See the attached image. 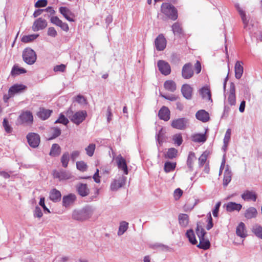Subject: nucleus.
Returning <instances> with one entry per match:
<instances>
[{"mask_svg":"<svg viewBox=\"0 0 262 262\" xmlns=\"http://www.w3.org/2000/svg\"><path fill=\"white\" fill-rule=\"evenodd\" d=\"M93 213L92 208L91 207L86 206L81 209L74 210L72 218L77 221H83L89 219Z\"/></svg>","mask_w":262,"mask_h":262,"instance_id":"nucleus-1","label":"nucleus"},{"mask_svg":"<svg viewBox=\"0 0 262 262\" xmlns=\"http://www.w3.org/2000/svg\"><path fill=\"white\" fill-rule=\"evenodd\" d=\"M161 11L169 18L175 20L178 18V12L176 8L169 3H163L161 6Z\"/></svg>","mask_w":262,"mask_h":262,"instance_id":"nucleus-2","label":"nucleus"},{"mask_svg":"<svg viewBox=\"0 0 262 262\" xmlns=\"http://www.w3.org/2000/svg\"><path fill=\"white\" fill-rule=\"evenodd\" d=\"M23 58L26 63L31 65L36 61L37 55L33 50L28 48L24 50L23 53Z\"/></svg>","mask_w":262,"mask_h":262,"instance_id":"nucleus-3","label":"nucleus"},{"mask_svg":"<svg viewBox=\"0 0 262 262\" xmlns=\"http://www.w3.org/2000/svg\"><path fill=\"white\" fill-rule=\"evenodd\" d=\"M189 123V120L186 118H181L172 121L171 126L178 129H185Z\"/></svg>","mask_w":262,"mask_h":262,"instance_id":"nucleus-4","label":"nucleus"},{"mask_svg":"<svg viewBox=\"0 0 262 262\" xmlns=\"http://www.w3.org/2000/svg\"><path fill=\"white\" fill-rule=\"evenodd\" d=\"M33 118L32 113L29 111L22 113L17 119V122L19 124L24 123L30 124L33 122Z\"/></svg>","mask_w":262,"mask_h":262,"instance_id":"nucleus-5","label":"nucleus"},{"mask_svg":"<svg viewBox=\"0 0 262 262\" xmlns=\"http://www.w3.org/2000/svg\"><path fill=\"white\" fill-rule=\"evenodd\" d=\"M87 113L85 111H80L74 113L71 117V121L76 125H79L85 119Z\"/></svg>","mask_w":262,"mask_h":262,"instance_id":"nucleus-6","label":"nucleus"},{"mask_svg":"<svg viewBox=\"0 0 262 262\" xmlns=\"http://www.w3.org/2000/svg\"><path fill=\"white\" fill-rule=\"evenodd\" d=\"M126 178L123 176H120L117 179L113 180L111 184V189L113 191H116L122 187L125 183Z\"/></svg>","mask_w":262,"mask_h":262,"instance_id":"nucleus-7","label":"nucleus"},{"mask_svg":"<svg viewBox=\"0 0 262 262\" xmlns=\"http://www.w3.org/2000/svg\"><path fill=\"white\" fill-rule=\"evenodd\" d=\"M239 14L243 23L244 29L251 32L254 25L252 20L250 21V17L246 15L245 11L241 12Z\"/></svg>","mask_w":262,"mask_h":262,"instance_id":"nucleus-8","label":"nucleus"},{"mask_svg":"<svg viewBox=\"0 0 262 262\" xmlns=\"http://www.w3.org/2000/svg\"><path fill=\"white\" fill-rule=\"evenodd\" d=\"M157 66L160 72L164 75H168L171 72V68L169 64L164 60H159Z\"/></svg>","mask_w":262,"mask_h":262,"instance_id":"nucleus-9","label":"nucleus"},{"mask_svg":"<svg viewBox=\"0 0 262 262\" xmlns=\"http://www.w3.org/2000/svg\"><path fill=\"white\" fill-rule=\"evenodd\" d=\"M28 142L33 148L37 147L40 143V137L35 133H29L27 136Z\"/></svg>","mask_w":262,"mask_h":262,"instance_id":"nucleus-10","label":"nucleus"},{"mask_svg":"<svg viewBox=\"0 0 262 262\" xmlns=\"http://www.w3.org/2000/svg\"><path fill=\"white\" fill-rule=\"evenodd\" d=\"M115 161L118 168L123 170L125 174H127L128 172L125 159L121 155H119L116 157Z\"/></svg>","mask_w":262,"mask_h":262,"instance_id":"nucleus-11","label":"nucleus"},{"mask_svg":"<svg viewBox=\"0 0 262 262\" xmlns=\"http://www.w3.org/2000/svg\"><path fill=\"white\" fill-rule=\"evenodd\" d=\"M53 177L54 178L58 179L59 181L69 180L73 178V176L69 171L63 170L59 171H54Z\"/></svg>","mask_w":262,"mask_h":262,"instance_id":"nucleus-12","label":"nucleus"},{"mask_svg":"<svg viewBox=\"0 0 262 262\" xmlns=\"http://www.w3.org/2000/svg\"><path fill=\"white\" fill-rule=\"evenodd\" d=\"M155 45L158 51H163L166 46V40L163 34L159 35L155 40Z\"/></svg>","mask_w":262,"mask_h":262,"instance_id":"nucleus-13","label":"nucleus"},{"mask_svg":"<svg viewBox=\"0 0 262 262\" xmlns=\"http://www.w3.org/2000/svg\"><path fill=\"white\" fill-rule=\"evenodd\" d=\"M193 75L192 66L190 63H188L183 67L182 76L184 79H189Z\"/></svg>","mask_w":262,"mask_h":262,"instance_id":"nucleus-14","label":"nucleus"},{"mask_svg":"<svg viewBox=\"0 0 262 262\" xmlns=\"http://www.w3.org/2000/svg\"><path fill=\"white\" fill-rule=\"evenodd\" d=\"M228 104L234 106L236 104L235 86L233 82L230 83L229 95L227 99Z\"/></svg>","mask_w":262,"mask_h":262,"instance_id":"nucleus-15","label":"nucleus"},{"mask_svg":"<svg viewBox=\"0 0 262 262\" xmlns=\"http://www.w3.org/2000/svg\"><path fill=\"white\" fill-rule=\"evenodd\" d=\"M47 26L46 20L42 18L37 19L33 23L32 30L34 31H38L45 28Z\"/></svg>","mask_w":262,"mask_h":262,"instance_id":"nucleus-16","label":"nucleus"},{"mask_svg":"<svg viewBox=\"0 0 262 262\" xmlns=\"http://www.w3.org/2000/svg\"><path fill=\"white\" fill-rule=\"evenodd\" d=\"M76 199L74 194L70 193L68 195H64L62 198V205L67 208L74 204Z\"/></svg>","mask_w":262,"mask_h":262,"instance_id":"nucleus-17","label":"nucleus"},{"mask_svg":"<svg viewBox=\"0 0 262 262\" xmlns=\"http://www.w3.org/2000/svg\"><path fill=\"white\" fill-rule=\"evenodd\" d=\"M224 207L228 212H233L235 211L238 212L241 210L242 205L241 204L230 202L224 204Z\"/></svg>","mask_w":262,"mask_h":262,"instance_id":"nucleus-18","label":"nucleus"},{"mask_svg":"<svg viewBox=\"0 0 262 262\" xmlns=\"http://www.w3.org/2000/svg\"><path fill=\"white\" fill-rule=\"evenodd\" d=\"M192 88L188 84H183L181 88V92L184 97L187 100L192 98Z\"/></svg>","mask_w":262,"mask_h":262,"instance_id":"nucleus-19","label":"nucleus"},{"mask_svg":"<svg viewBox=\"0 0 262 262\" xmlns=\"http://www.w3.org/2000/svg\"><path fill=\"white\" fill-rule=\"evenodd\" d=\"M232 176L231 170L229 169L228 165H226V168L224 172V179L223 185L224 187H226L231 182Z\"/></svg>","mask_w":262,"mask_h":262,"instance_id":"nucleus-20","label":"nucleus"},{"mask_svg":"<svg viewBox=\"0 0 262 262\" xmlns=\"http://www.w3.org/2000/svg\"><path fill=\"white\" fill-rule=\"evenodd\" d=\"M76 189L78 194L82 197L87 196L89 194L90 189L85 184H78L76 186Z\"/></svg>","mask_w":262,"mask_h":262,"instance_id":"nucleus-21","label":"nucleus"},{"mask_svg":"<svg viewBox=\"0 0 262 262\" xmlns=\"http://www.w3.org/2000/svg\"><path fill=\"white\" fill-rule=\"evenodd\" d=\"M242 198L245 201L255 202L257 199V195L254 191L246 190L242 194Z\"/></svg>","mask_w":262,"mask_h":262,"instance_id":"nucleus-22","label":"nucleus"},{"mask_svg":"<svg viewBox=\"0 0 262 262\" xmlns=\"http://www.w3.org/2000/svg\"><path fill=\"white\" fill-rule=\"evenodd\" d=\"M159 118L164 121H168L170 119V111L166 106H163L159 111Z\"/></svg>","mask_w":262,"mask_h":262,"instance_id":"nucleus-23","label":"nucleus"},{"mask_svg":"<svg viewBox=\"0 0 262 262\" xmlns=\"http://www.w3.org/2000/svg\"><path fill=\"white\" fill-rule=\"evenodd\" d=\"M258 214L256 209L253 207H250L247 208L245 212L244 216L247 219H251L256 217Z\"/></svg>","mask_w":262,"mask_h":262,"instance_id":"nucleus-24","label":"nucleus"},{"mask_svg":"<svg viewBox=\"0 0 262 262\" xmlns=\"http://www.w3.org/2000/svg\"><path fill=\"white\" fill-rule=\"evenodd\" d=\"M59 12L69 21H74V20L70 16H74L73 13L67 7H61L59 8Z\"/></svg>","mask_w":262,"mask_h":262,"instance_id":"nucleus-25","label":"nucleus"},{"mask_svg":"<svg viewBox=\"0 0 262 262\" xmlns=\"http://www.w3.org/2000/svg\"><path fill=\"white\" fill-rule=\"evenodd\" d=\"M196 118L203 122H206L209 120V114L205 110H201L198 111L195 114Z\"/></svg>","mask_w":262,"mask_h":262,"instance_id":"nucleus-26","label":"nucleus"},{"mask_svg":"<svg viewBox=\"0 0 262 262\" xmlns=\"http://www.w3.org/2000/svg\"><path fill=\"white\" fill-rule=\"evenodd\" d=\"M200 93L204 99L212 102L211 92L208 87L202 88L200 90Z\"/></svg>","mask_w":262,"mask_h":262,"instance_id":"nucleus-27","label":"nucleus"},{"mask_svg":"<svg viewBox=\"0 0 262 262\" xmlns=\"http://www.w3.org/2000/svg\"><path fill=\"white\" fill-rule=\"evenodd\" d=\"M61 194L60 192L56 189H53L50 192V199L54 202H58L60 201Z\"/></svg>","mask_w":262,"mask_h":262,"instance_id":"nucleus-28","label":"nucleus"},{"mask_svg":"<svg viewBox=\"0 0 262 262\" xmlns=\"http://www.w3.org/2000/svg\"><path fill=\"white\" fill-rule=\"evenodd\" d=\"M243 62L239 61H236L235 64V76L236 78L239 79L242 76L243 73Z\"/></svg>","mask_w":262,"mask_h":262,"instance_id":"nucleus-29","label":"nucleus"},{"mask_svg":"<svg viewBox=\"0 0 262 262\" xmlns=\"http://www.w3.org/2000/svg\"><path fill=\"white\" fill-rule=\"evenodd\" d=\"M165 89L170 92H174L177 89V85L174 81L172 80H166L164 83Z\"/></svg>","mask_w":262,"mask_h":262,"instance_id":"nucleus-30","label":"nucleus"},{"mask_svg":"<svg viewBox=\"0 0 262 262\" xmlns=\"http://www.w3.org/2000/svg\"><path fill=\"white\" fill-rule=\"evenodd\" d=\"M25 88L26 86L23 84H14L9 89V93L13 96L16 93L21 92Z\"/></svg>","mask_w":262,"mask_h":262,"instance_id":"nucleus-31","label":"nucleus"},{"mask_svg":"<svg viewBox=\"0 0 262 262\" xmlns=\"http://www.w3.org/2000/svg\"><path fill=\"white\" fill-rule=\"evenodd\" d=\"M179 223L182 227H186L189 223V216L186 214L181 213L178 216Z\"/></svg>","mask_w":262,"mask_h":262,"instance_id":"nucleus-32","label":"nucleus"},{"mask_svg":"<svg viewBox=\"0 0 262 262\" xmlns=\"http://www.w3.org/2000/svg\"><path fill=\"white\" fill-rule=\"evenodd\" d=\"M245 231V225L244 223L241 222L236 227V233L238 236L241 237H245L247 234Z\"/></svg>","mask_w":262,"mask_h":262,"instance_id":"nucleus-33","label":"nucleus"},{"mask_svg":"<svg viewBox=\"0 0 262 262\" xmlns=\"http://www.w3.org/2000/svg\"><path fill=\"white\" fill-rule=\"evenodd\" d=\"M195 159V154L193 152H190L187 160V165L190 171L193 170V163Z\"/></svg>","mask_w":262,"mask_h":262,"instance_id":"nucleus-34","label":"nucleus"},{"mask_svg":"<svg viewBox=\"0 0 262 262\" xmlns=\"http://www.w3.org/2000/svg\"><path fill=\"white\" fill-rule=\"evenodd\" d=\"M51 113L52 111L49 110L41 108L38 112L37 115L41 119L46 120L50 116Z\"/></svg>","mask_w":262,"mask_h":262,"instance_id":"nucleus-35","label":"nucleus"},{"mask_svg":"<svg viewBox=\"0 0 262 262\" xmlns=\"http://www.w3.org/2000/svg\"><path fill=\"white\" fill-rule=\"evenodd\" d=\"M207 138L205 134H196L192 136V140L194 142H205Z\"/></svg>","mask_w":262,"mask_h":262,"instance_id":"nucleus-36","label":"nucleus"},{"mask_svg":"<svg viewBox=\"0 0 262 262\" xmlns=\"http://www.w3.org/2000/svg\"><path fill=\"white\" fill-rule=\"evenodd\" d=\"M252 231L257 237L262 239V226L255 224L252 228Z\"/></svg>","mask_w":262,"mask_h":262,"instance_id":"nucleus-37","label":"nucleus"},{"mask_svg":"<svg viewBox=\"0 0 262 262\" xmlns=\"http://www.w3.org/2000/svg\"><path fill=\"white\" fill-rule=\"evenodd\" d=\"M178 154V150L174 148H170L168 149L164 157L165 158L172 159L176 158Z\"/></svg>","mask_w":262,"mask_h":262,"instance_id":"nucleus-38","label":"nucleus"},{"mask_svg":"<svg viewBox=\"0 0 262 262\" xmlns=\"http://www.w3.org/2000/svg\"><path fill=\"white\" fill-rule=\"evenodd\" d=\"M176 167V162H166L164 164V170L165 172L168 173L173 171Z\"/></svg>","mask_w":262,"mask_h":262,"instance_id":"nucleus-39","label":"nucleus"},{"mask_svg":"<svg viewBox=\"0 0 262 262\" xmlns=\"http://www.w3.org/2000/svg\"><path fill=\"white\" fill-rule=\"evenodd\" d=\"M172 30L174 34L176 35L180 36L183 33L182 27L179 23H175L173 24Z\"/></svg>","mask_w":262,"mask_h":262,"instance_id":"nucleus-40","label":"nucleus"},{"mask_svg":"<svg viewBox=\"0 0 262 262\" xmlns=\"http://www.w3.org/2000/svg\"><path fill=\"white\" fill-rule=\"evenodd\" d=\"M200 243L198 245V247L201 249H203L204 250H206L209 248L210 247V242L209 241L205 239V237L199 239Z\"/></svg>","mask_w":262,"mask_h":262,"instance_id":"nucleus-41","label":"nucleus"},{"mask_svg":"<svg viewBox=\"0 0 262 262\" xmlns=\"http://www.w3.org/2000/svg\"><path fill=\"white\" fill-rule=\"evenodd\" d=\"M61 149L57 144H53L52 146L50 155L53 157L58 156L60 153Z\"/></svg>","mask_w":262,"mask_h":262,"instance_id":"nucleus-42","label":"nucleus"},{"mask_svg":"<svg viewBox=\"0 0 262 262\" xmlns=\"http://www.w3.org/2000/svg\"><path fill=\"white\" fill-rule=\"evenodd\" d=\"M25 73H26V70L25 69L20 68L17 65H14L11 70V74L13 76H16Z\"/></svg>","mask_w":262,"mask_h":262,"instance_id":"nucleus-43","label":"nucleus"},{"mask_svg":"<svg viewBox=\"0 0 262 262\" xmlns=\"http://www.w3.org/2000/svg\"><path fill=\"white\" fill-rule=\"evenodd\" d=\"M128 223L125 221H122L120 223L118 231V235L119 236L122 235L128 229Z\"/></svg>","mask_w":262,"mask_h":262,"instance_id":"nucleus-44","label":"nucleus"},{"mask_svg":"<svg viewBox=\"0 0 262 262\" xmlns=\"http://www.w3.org/2000/svg\"><path fill=\"white\" fill-rule=\"evenodd\" d=\"M186 235L188 238L189 241L193 245L197 243L193 231L192 229L188 230L186 233Z\"/></svg>","mask_w":262,"mask_h":262,"instance_id":"nucleus-45","label":"nucleus"},{"mask_svg":"<svg viewBox=\"0 0 262 262\" xmlns=\"http://www.w3.org/2000/svg\"><path fill=\"white\" fill-rule=\"evenodd\" d=\"M69 152H64L61 157V162L62 163V165L64 168H66L68 166L69 161Z\"/></svg>","mask_w":262,"mask_h":262,"instance_id":"nucleus-46","label":"nucleus"},{"mask_svg":"<svg viewBox=\"0 0 262 262\" xmlns=\"http://www.w3.org/2000/svg\"><path fill=\"white\" fill-rule=\"evenodd\" d=\"M38 36V34H32L24 36L21 40L23 42H29L35 40Z\"/></svg>","mask_w":262,"mask_h":262,"instance_id":"nucleus-47","label":"nucleus"},{"mask_svg":"<svg viewBox=\"0 0 262 262\" xmlns=\"http://www.w3.org/2000/svg\"><path fill=\"white\" fill-rule=\"evenodd\" d=\"M96 148V145L92 143L85 148L86 154L89 157H92L94 155V152Z\"/></svg>","mask_w":262,"mask_h":262,"instance_id":"nucleus-48","label":"nucleus"},{"mask_svg":"<svg viewBox=\"0 0 262 262\" xmlns=\"http://www.w3.org/2000/svg\"><path fill=\"white\" fill-rule=\"evenodd\" d=\"M196 233L199 239L205 237V235L206 233L202 226H200L198 225L196 229Z\"/></svg>","mask_w":262,"mask_h":262,"instance_id":"nucleus-49","label":"nucleus"},{"mask_svg":"<svg viewBox=\"0 0 262 262\" xmlns=\"http://www.w3.org/2000/svg\"><path fill=\"white\" fill-rule=\"evenodd\" d=\"M174 143L178 146H180L183 141L182 137L180 134H176L172 137Z\"/></svg>","mask_w":262,"mask_h":262,"instance_id":"nucleus-50","label":"nucleus"},{"mask_svg":"<svg viewBox=\"0 0 262 262\" xmlns=\"http://www.w3.org/2000/svg\"><path fill=\"white\" fill-rule=\"evenodd\" d=\"M69 120L63 115L61 114L59 118L55 121V123H61L63 125H67L69 123Z\"/></svg>","mask_w":262,"mask_h":262,"instance_id":"nucleus-51","label":"nucleus"},{"mask_svg":"<svg viewBox=\"0 0 262 262\" xmlns=\"http://www.w3.org/2000/svg\"><path fill=\"white\" fill-rule=\"evenodd\" d=\"M3 125L4 127L5 131L7 133H10L12 132V128L9 124V122L8 120L6 118H5L3 120Z\"/></svg>","mask_w":262,"mask_h":262,"instance_id":"nucleus-52","label":"nucleus"},{"mask_svg":"<svg viewBox=\"0 0 262 262\" xmlns=\"http://www.w3.org/2000/svg\"><path fill=\"white\" fill-rule=\"evenodd\" d=\"M77 168L80 171H84L86 169V164L83 161H79L76 163Z\"/></svg>","mask_w":262,"mask_h":262,"instance_id":"nucleus-53","label":"nucleus"},{"mask_svg":"<svg viewBox=\"0 0 262 262\" xmlns=\"http://www.w3.org/2000/svg\"><path fill=\"white\" fill-rule=\"evenodd\" d=\"M52 129L53 130L52 136L50 138V140L56 138L61 134V130L59 128L53 127Z\"/></svg>","mask_w":262,"mask_h":262,"instance_id":"nucleus-54","label":"nucleus"},{"mask_svg":"<svg viewBox=\"0 0 262 262\" xmlns=\"http://www.w3.org/2000/svg\"><path fill=\"white\" fill-rule=\"evenodd\" d=\"M221 205V202H218L215 205L214 208L212 210V214L214 217H217L219 212V209Z\"/></svg>","mask_w":262,"mask_h":262,"instance_id":"nucleus-55","label":"nucleus"},{"mask_svg":"<svg viewBox=\"0 0 262 262\" xmlns=\"http://www.w3.org/2000/svg\"><path fill=\"white\" fill-rule=\"evenodd\" d=\"M48 4L47 0H38L35 4V7L40 8L46 7Z\"/></svg>","mask_w":262,"mask_h":262,"instance_id":"nucleus-56","label":"nucleus"},{"mask_svg":"<svg viewBox=\"0 0 262 262\" xmlns=\"http://www.w3.org/2000/svg\"><path fill=\"white\" fill-rule=\"evenodd\" d=\"M207 216H208V223L206 226V229H207V230H209L210 229H211L212 228V227L213 226V222H212V218L211 214L210 212L208 213Z\"/></svg>","mask_w":262,"mask_h":262,"instance_id":"nucleus-57","label":"nucleus"},{"mask_svg":"<svg viewBox=\"0 0 262 262\" xmlns=\"http://www.w3.org/2000/svg\"><path fill=\"white\" fill-rule=\"evenodd\" d=\"M231 138V129H228L225 135L224 138V143H229Z\"/></svg>","mask_w":262,"mask_h":262,"instance_id":"nucleus-58","label":"nucleus"},{"mask_svg":"<svg viewBox=\"0 0 262 262\" xmlns=\"http://www.w3.org/2000/svg\"><path fill=\"white\" fill-rule=\"evenodd\" d=\"M51 22L57 26H59L60 24H61L62 20H60L57 16H52L50 19Z\"/></svg>","mask_w":262,"mask_h":262,"instance_id":"nucleus-59","label":"nucleus"},{"mask_svg":"<svg viewBox=\"0 0 262 262\" xmlns=\"http://www.w3.org/2000/svg\"><path fill=\"white\" fill-rule=\"evenodd\" d=\"M47 34L49 36L55 37L57 36V33L56 30L53 27H50L48 29Z\"/></svg>","mask_w":262,"mask_h":262,"instance_id":"nucleus-60","label":"nucleus"},{"mask_svg":"<svg viewBox=\"0 0 262 262\" xmlns=\"http://www.w3.org/2000/svg\"><path fill=\"white\" fill-rule=\"evenodd\" d=\"M66 66L63 64H61L60 65H57L54 67V72H63L66 70Z\"/></svg>","mask_w":262,"mask_h":262,"instance_id":"nucleus-61","label":"nucleus"},{"mask_svg":"<svg viewBox=\"0 0 262 262\" xmlns=\"http://www.w3.org/2000/svg\"><path fill=\"white\" fill-rule=\"evenodd\" d=\"M42 216V213L41 209L38 206L36 207L34 212V216L40 218Z\"/></svg>","mask_w":262,"mask_h":262,"instance_id":"nucleus-62","label":"nucleus"},{"mask_svg":"<svg viewBox=\"0 0 262 262\" xmlns=\"http://www.w3.org/2000/svg\"><path fill=\"white\" fill-rule=\"evenodd\" d=\"M75 101L80 104H83L85 103L86 100L83 96L78 95L75 98Z\"/></svg>","mask_w":262,"mask_h":262,"instance_id":"nucleus-63","label":"nucleus"},{"mask_svg":"<svg viewBox=\"0 0 262 262\" xmlns=\"http://www.w3.org/2000/svg\"><path fill=\"white\" fill-rule=\"evenodd\" d=\"M207 160V155L205 154H202L199 158V162L200 166H202L206 162Z\"/></svg>","mask_w":262,"mask_h":262,"instance_id":"nucleus-64","label":"nucleus"}]
</instances>
